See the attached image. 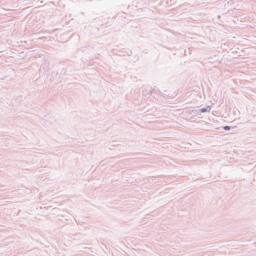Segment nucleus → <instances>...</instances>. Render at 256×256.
I'll list each match as a JSON object with an SVG mask.
<instances>
[{
	"label": "nucleus",
	"instance_id": "f257e3e1",
	"mask_svg": "<svg viewBox=\"0 0 256 256\" xmlns=\"http://www.w3.org/2000/svg\"><path fill=\"white\" fill-rule=\"evenodd\" d=\"M210 108L208 106L206 108L200 109V111L202 112H210Z\"/></svg>",
	"mask_w": 256,
	"mask_h": 256
},
{
	"label": "nucleus",
	"instance_id": "f03ea898",
	"mask_svg": "<svg viewBox=\"0 0 256 256\" xmlns=\"http://www.w3.org/2000/svg\"><path fill=\"white\" fill-rule=\"evenodd\" d=\"M224 128L226 130H229L230 129V127L228 126H226Z\"/></svg>",
	"mask_w": 256,
	"mask_h": 256
}]
</instances>
